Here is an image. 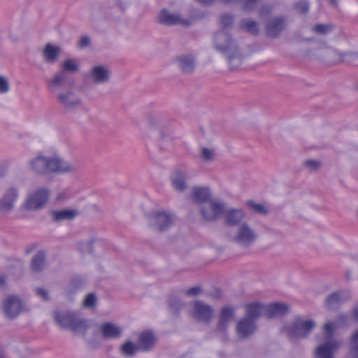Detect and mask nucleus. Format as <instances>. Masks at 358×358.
I'll return each mask as SVG.
<instances>
[{
    "label": "nucleus",
    "instance_id": "obj_50",
    "mask_svg": "<svg viewBox=\"0 0 358 358\" xmlns=\"http://www.w3.org/2000/svg\"><path fill=\"white\" fill-rule=\"evenodd\" d=\"M348 315L345 314H341L338 316V322L341 325L346 326L348 324Z\"/></svg>",
    "mask_w": 358,
    "mask_h": 358
},
{
    "label": "nucleus",
    "instance_id": "obj_11",
    "mask_svg": "<svg viewBox=\"0 0 358 358\" xmlns=\"http://www.w3.org/2000/svg\"><path fill=\"white\" fill-rule=\"evenodd\" d=\"M257 238V234L246 223L241 224L238 229L237 234L234 237L235 242L248 247Z\"/></svg>",
    "mask_w": 358,
    "mask_h": 358
},
{
    "label": "nucleus",
    "instance_id": "obj_21",
    "mask_svg": "<svg viewBox=\"0 0 358 358\" xmlns=\"http://www.w3.org/2000/svg\"><path fill=\"white\" fill-rule=\"evenodd\" d=\"M235 309L233 307L224 306L221 309L217 329L224 333L227 331L229 322L234 317Z\"/></svg>",
    "mask_w": 358,
    "mask_h": 358
},
{
    "label": "nucleus",
    "instance_id": "obj_58",
    "mask_svg": "<svg viewBox=\"0 0 358 358\" xmlns=\"http://www.w3.org/2000/svg\"><path fill=\"white\" fill-rule=\"evenodd\" d=\"M349 276H350V274L348 273L347 275H346L347 279H349Z\"/></svg>",
    "mask_w": 358,
    "mask_h": 358
},
{
    "label": "nucleus",
    "instance_id": "obj_44",
    "mask_svg": "<svg viewBox=\"0 0 358 358\" xmlns=\"http://www.w3.org/2000/svg\"><path fill=\"white\" fill-rule=\"evenodd\" d=\"M201 292H202L201 287L199 286H196V287H191L189 289H187L186 291L185 294H186V295H187L189 296H196L199 294H201Z\"/></svg>",
    "mask_w": 358,
    "mask_h": 358
},
{
    "label": "nucleus",
    "instance_id": "obj_37",
    "mask_svg": "<svg viewBox=\"0 0 358 358\" xmlns=\"http://www.w3.org/2000/svg\"><path fill=\"white\" fill-rule=\"evenodd\" d=\"M334 29L331 24H317L312 28V31L322 35H326Z\"/></svg>",
    "mask_w": 358,
    "mask_h": 358
},
{
    "label": "nucleus",
    "instance_id": "obj_49",
    "mask_svg": "<svg viewBox=\"0 0 358 358\" xmlns=\"http://www.w3.org/2000/svg\"><path fill=\"white\" fill-rule=\"evenodd\" d=\"M36 294L43 301H48L50 299L47 290L41 287L36 289Z\"/></svg>",
    "mask_w": 358,
    "mask_h": 358
},
{
    "label": "nucleus",
    "instance_id": "obj_38",
    "mask_svg": "<svg viewBox=\"0 0 358 358\" xmlns=\"http://www.w3.org/2000/svg\"><path fill=\"white\" fill-rule=\"evenodd\" d=\"M9 272L15 277H20L23 273V265L20 260H15L9 267Z\"/></svg>",
    "mask_w": 358,
    "mask_h": 358
},
{
    "label": "nucleus",
    "instance_id": "obj_19",
    "mask_svg": "<svg viewBox=\"0 0 358 358\" xmlns=\"http://www.w3.org/2000/svg\"><path fill=\"white\" fill-rule=\"evenodd\" d=\"M17 198V191L15 188L8 189L0 199V211L8 212L13 208V203Z\"/></svg>",
    "mask_w": 358,
    "mask_h": 358
},
{
    "label": "nucleus",
    "instance_id": "obj_14",
    "mask_svg": "<svg viewBox=\"0 0 358 358\" xmlns=\"http://www.w3.org/2000/svg\"><path fill=\"white\" fill-rule=\"evenodd\" d=\"M22 310V303L16 296H12L5 300L3 313L10 319H14L19 315Z\"/></svg>",
    "mask_w": 358,
    "mask_h": 358
},
{
    "label": "nucleus",
    "instance_id": "obj_6",
    "mask_svg": "<svg viewBox=\"0 0 358 358\" xmlns=\"http://www.w3.org/2000/svg\"><path fill=\"white\" fill-rule=\"evenodd\" d=\"M315 326L313 320H303L300 316L285 327L287 334L290 338H306Z\"/></svg>",
    "mask_w": 358,
    "mask_h": 358
},
{
    "label": "nucleus",
    "instance_id": "obj_22",
    "mask_svg": "<svg viewBox=\"0 0 358 358\" xmlns=\"http://www.w3.org/2000/svg\"><path fill=\"white\" fill-rule=\"evenodd\" d=\"M245 318H248L250 320L255 321L261 316L264 315L265 310V305L260 302H253L250 303H248L245 306Z\"/></svg>",
    "mask_w": 358,
    "mask_h": 358
},
{
    "label": "nucleus",
    "instance_id": "obj_35",
    "mask_svg": "<svg viewBox=\"0 0 358 358\" xmlns=\"http://www.w3.org/2000/svg\"><path fill=\"white\" fill-rule=\"evenodd\" d=\"M168 305L169 311L174 315H178L180 310L185 306L182 300L175 296L169 297Z\"/></svg>",
    "mask_w": 358,
    "mask_h": 358
},
{
    "label": "nucleus",
    "instance_id": "obj_30",
    "mask_svg": "<svg viewBox=\"0 0 358 358\" xmlns=\"http://www.w3.org/2000/svg\"><path fill=\"white\" fill-rule=\"evenodd\" d=\"M173 188L178 192H183L186 189L185 173L182 171H176L171 177Z\"/></svg>",
    "mask_w": 358,
    "mask_h": 358
},
{
    "label": "nucleus",
    "instance_id": "obj_20",
    "mask_svg": "<svg viewBox=\"0 0 358 358\" xmlns=\"http://www.w3.org/2000/svg\"><path fill=\"white\" fill-rule=\"evenodd\" d=\"M57 100L66 109H74L81 104L80 99L71 90L59 94Z\"/></svg>",
    "mask_w": 358,
    "mask_h": 358
},
{
    "label": "nucleus",
    "instance_id": "obj_39",
    "mask_svg": "<svg viewBox=\"0 0 358 358\" xmlns=\"http://www.w3.org/2000/svg\"><path fill=\"white\" fill-rule=\"evenodd\" d=\"M310 3L308 0H299L294 4V8L301 15H306L309 11Z\"/></svg>",
    "mask_w": 358,
    "mask_h": 358
},
{
    "label": "nucleus",
    "instance_id": "obj_8",
    "mask_svg": "<svg viewBox=\"0 0 358 358\" xmlns=\"http://www.w3.org/2000/svg\"><path fill=\"white\" fill-rule=\"evenodd\" d=\"M150 224L158 231L169 229L173 222L172 214L162 210H154L150 214Z\"/></svg>",
    "mask_w": 358,
    "mask_h": 358
},
{
    "label": "nucleus",
    "instance_id": "obj_45",
    "mask_svg": "<svg viewBox=\"0 0 358 358\" xmlns=\"http://www.w3.org/2000/svg\"><path fill=\"white\" fill-rule=\"evenodd\" d=\"M9 90L8 80L3 76H0V93H6Z\"/></svg>",
    "mask_w": 358,
    "mask_h": 358
},
{
    "label": "nucleus",
    "instance_id": "obj_18",
    "mask_svg": "<svg viewBox=\"0 0 358 358\" xmlns=\"http://www.w3.org/2000/svg\"><path fill=\"white\" fill-rule=\"evenodd\" d=\"M99 330L101 336L106 340L117 339L122 335L120 327L109 322L103 323Z\"/></svg>",
    "mask_w": 358,
    "mask_h": 358
},
{
    "label": "nucleus",
    "instance_id": "obj_33",
    "mask_svg": "<svg viewBox=\"0 0 358 358\" xmlns=\"http://www.w3.org/2000/svg\"><path fill=\"white\" fill-rule=\"evenodd\" d=\"M138 350H140L138 345L129 340L125 341L120 348V353L126 357H132L135 356Z\"/></svg>",
    "mask_w": 358,
    "mask_h": 358
},
{
    "label": "nucleus",
    "instance_id": "obj_48",
    "mask_svg": "<svg viewBox=\"0 0 358 358\" xmlns=\"http://www.w3.org/2000/svg\"><path fill=\"white\" fill-rule=\"evenodd\" d=\"M90 44V38L87 36H83L80 37L78 43L80 48L83 49L87 47Z\"/></svg>",
    "mask_w": 358,
    "mask_h": 358
},
{
    "label": "nucleus",
    "instance_id": "obj_31",
    "mask_svg": "<svg viewBox=\"0 0 358 358\" xmlns=\"http://www.w3.org/2000/svg\"><path fill=\"white\" fill-rule=\"evenodd\" d=\"M59 54V48L50 43H48L43 50L45 60L48 63H54L57 60Z\"/></svg>",
    "mask_w": 358,
    "mask_h": 358
},
{
    "label": "nucleus",
    "instance_id": "obj_13",
    "mask_svg": "<svg viewBox=\"0 0 358 358\" xmlns=\"http://www.w3.org/2000/svg\"><path fill=\"white\" fill-rule=\"evenodd\" d=\"M257 327L255 321L243 317L238 321L236 333L241 340L249 338L256 331Z\"/></svg>",
    "mask_w": 358,
    "mask_h": 358
},
{
    "label": "nucleus",
    "instance_id": "obj_28",
    "mask_svg": "<svg viewBox=\"0 0 358 358\" xmlns=\"http://www.w3.org/2000/svg\"><path fill=\"white\" fill-rule=\"evenodd\" d=\"M50 213L52 216V220L55 222L72 220L78 215L77 210L66 208L59 210H52Z\"/></svg>",
    "mask_w": 358,
    "mask_h": 358
},
{
    "label": "nucleus",
    "instance_id": "obj_17",
    "mask_svg": "<svg viewBox=\"0 0 358 358\" xmlns=\"http://www.w3.org/2000/svg\"><path fill=\"white\" fill-rule=\"evenodd\" d=\"M350 299L348 293L343 291L335 292L329 294L325 301V304L328 310H334Z\"/></svg>",
    "mask_w": 358,
    "mask_h": 358
},
{
    "label": "nucleus",
    "instance_id": "obj_40",
    "mask_svg": "<svg viewBox=\"0 0 358 358\" xmlns=\"http://www.w3.org/2000/svg\"><path fill=\"white\" fill-rule=\"evenodd\" d=\"M248 205L255 212L259 214L266 215L268 213L267 209L262 204L256 203L252 201H248Z\"/></svg>",
    "mask_w": 358,
    "mask_h": 358
},
{
    "label": "nucleus",
    "instance_id": "obj_47",
    "mask_svg": "<svg viewBox=\"0 0 358 358\" xmlns=\"http://www.w3.org/2000/svg\"><path fill=\"white\" fill-rule=\"evenodd\" d=\"M305 165L310 170H315L319 168L320 163L315 160L308 159L305 162Z\"/></svg>",
    "mask_w": 358,
    "mask_h": 358
},
{
    "label": "nucleus",
    "instance_id": "obj_16",
    "mask_svg": "<svg viewBox=\"0 0 358 358\" xmlns=\"http://www.w3.org/2000/svg\"><path fill=\"white\" fill-rule=\"evenodd\" d=\"M264 314L268 319L282 317L288 313L289 306L287 304L280 302L271 303L265 305Z\"/></svg>",
    "mask_w": 358,
    "mask_h": 358
},
{
    "label": "nucleus",
    "instance_id": "obj_60",
    "mask_svg": "<svg viewBox=\"0 0 358 358\" xmlns=\"http://www.w3.org/2000/svg\"><path fill=\"white\" fill-rule=\"evenodd\" d=\"M331 1V3H335V0H330Z\"/></svg>",
    "mask_w": 358,
    "mask_h": 358
},
{
    "label": "nucleus",
    "instance_id": "obj_15",
    "mask_svg": "<svg viewBox=\"0 0 358 358\" xmlns=\"http://www.w3.org/2000/svg\"><path fill=\"white\" fill-rule=\"evenodd\" d=\"M157 21L159 24L166 26L174 24L189 25V22L187 20L182 19L179 15L171 13L165 8L160 11Z\"/></svg>",
    "mask_w": 358,
    "mask_h": 358
},
{
    "label": "nucleus",
    "instance_id": "obj_26",
    "mask_svg": "<svg viewBox=\"0 0 358 358\" xmlns=\"http://www.w3.org/2000/svg\"><path fill=\"white\" fill-rule=\"evenodd\" d=\"M245 215L243 210L233 208L228 210L224 215V221L229 227L237 226L244 220Z\"/></svg>",
    "mask_w": 358,
    "mask_h": 358
},
{
    "label": "nucleus",
    "instance_id": "obj_9",
    "mask_svg": "<svg viewBox=\"0 0 358 358\" xmlns=\"http://www.w3.org/2000/svg\"><path fill=\"white\" fill-rule=\"evenodd\" d=\"M48 197V189L41 188L27 197L24 203V208L30 210H40L45 205Z\"/></svg>",
    "mask_w": 358,
    "mask_h": 358
},
{
    "label": "nucleus",
    "instance_id": "obj_7",
    "mask_svg": "<svg viewBox=\"0 0 358 358\" xmlns=\"http://www.w3.org/2000/svg\"><path fill=\"white\" fill-rule=\"evenodd\" d=\"M287 25V18L285 15L271 17L265 22V34L269 38H277Z\"/></svg>",
    "mask_w": 358,
    "mask_h": 358
},
{
    "label": "nucleus",
    "instance_id": "obj_3",
    "mask_svg": "<svg viewBox=\"0 0 358 358\" xmlns=\"http://www.w3.org/2000/svg\"><path fill=\"white\" fill-rule=\"evenodd\" d=\"M54 319L60 327L70 329L76 334L80 331L83 336H85L88 326L74 313L68 311H55Z\"/></svg>",
    "mask_w": 358,
    "mask_h": 358
},
{
    "label": "nucleus",
    "instance_id": "obj_42",
    "mask_svg": "<svg viewBox=\"0 0 358 358\" xmlns=\"http://www.w3.org/2000/svg\"><path fill=\"white\" fill-rule=\"evenodd\" d=\"M213 151L207 148L202 149L201 156L204 161H210L213 159Z\"/></svg>",
    "mask_w": 358,
    "mask_h": 358
},
{
    "label": "nucleus",
    "instance_id": "obj_56",
    "mask_svg": "<svg viewBox=\"0 0 358 358\" xmlns=\"http://www.w3.org/2000/svg\"><path fill=\"white\" fill-rule=\"evenodd\" d=\"M206 210H208V213H211L212 211L210 210V207L209 208H206Z\"/></svg>",
    "mask_w": 358,
    "mask_h": 358
},
{
    "label": "nucleus",
    "instance_id": "obj_59",
    "mask_svg": "<svg viewBox=\"0 0 358 358\" xmlns=\"http://www.w3.org/2000/svg\"><path fill=\"white\" fill-rule=\"evenodd\" d=\"M0 358H4V357L2 354H0Z\"/></svg>",
    "mask_w": 358,
    "mask_h": 358
},
{
    "label": "nucleus",
    "instance_id": "obj_53",
    "mask_svg": "<svg viewBox=\"0 0 358 358\" xmlns=\"http://www.w3.org/2000/svg\"><path fill=\"white\" fill-rule=\"evenodd\" d=\"M95 242L94 240H91L89 243H88V249H89V252L90 254L92 255H94V252L92 249V244Z\"/></svg>",
    "mask_w": 358,
    "mask_h": 358
},
{
    "label": "nucleus",
    "instance_id": "obj_54",
    "mask_svg": "<svg viewBox=\"0 0 358 358\" xmlns=\"http://www.w3.org/2000/svg\"><path fill=\"white\" fill-rule=\"evenodd\" d=\"M6 285V277L3 275H0V287Z\"/></svg>",
    "mask_w": 358,
    "mask_h": 358
},
{
    "label": "nucleus",
    "instance_id": "obj_10",
    "mask_svg": "<svg viewBox=\"0 0 358 358\" xmlns=\"http://www.w3.org/2000/svg\"><path fill=\"white\" fill-rule=\"evenodd\" d=\"M213 308L201 301H196L194 303L192 316L199 322H209L213 317Z\"/></svg>",
    "mask_w": 358,
    "mask_h": 358
},
{
    "label": "nucleus",
    "instance_id": "obj_55",
    "mask_svg": "<svg viewBox=\"0 0 358 358\" xmlns=\"http://www.w3.org/2000/svg\"><path fill=\"white\" fill-rule=\"evenodd\" d=\"M221 2L228 4L231 3H237L239 2L241 0H220Z\"/></svg>",
    "mask_w": 358,
    "mask_h": 358
},
{
    "label": "nucleus",
    "instance_id": "obj_27",
    "mask_svg": "<svg viewBox=\"0 0 358 358\" xmlns=\"http://www.w3.org/2000/svg\"><path fill=\"white\" fill-rule=\"evenodd\" d=\"M192 200L194 202L203 204L209 203L210 199V191L208 187H195L193 188Z\"/></svg>",
    "mask_w": 358,
    "mask_h": 358
},
{
    "label": "nucleus",
    "instance_id": "obj_51",
    "mask_svg": "<svg viewBox=\"0 0 358 358\" xmlns=\"http://www.w3.org/2000/svg\"><path fill=\"white\" fill-rule=\"evenodd\" d=\"M352 313L354 320L358 322V303L354 306Z\"/></svg>",
    "mask_w": 358,
    "mask_h": 358
},
{
    "label": "nucleus",
    "instance_id": "obj_5",
    "mask_svg": "<svg viewBox=\"0 0 358 358\" xmlns=\"http://www.w3.org/2000/svg\"><path fill=\"white\" fill-rule=\"evenodd\" d=\"M334 324L328 322L324 326V331L327 341L318 346L315 352V358H334V350L338 348V343L333 340Z\"/></svg>",
    "mask_w": 358,
    "mask_h": 358
},
{
    "label": "nucleus",
    "instance_id": "obj_12",
    "mask_svg": "<svg viewBox=\"0 0 358 358\" xmlns=\"http://www.w3.org/2000/svg\"><path fill=\"white\" fill-rule=\"evenodd\" d=\"M210 206L211 213H208L206 206H202L200 209V213L202 218L205 221L212 222L217 219V217L222 215L224 213V205L222 203L216 201L213 199L209 201L208 203Z\"/></svg>",
    "mask_w": 358,
    "mask_h": 358
},
{
    "label": "nucleus",
    "instance_id": "obj_46",
    "mask_svg": "<svg viewBox=\"0 0 358 358\" xmlns=\"http://www.w3.org/2000/svg\"><path fill=\"white\" fill-rule=\"evenodd\" d=\"M272 11V7L269 5H263L259 10V15L261 17L269 15Z\"/></svg>",
    "mask_w": 358,
    "mask_h": 358
},
{
    "label": "nucleus",
    "instance_id": "obj_1",
    "mask_svg": "<svg viewBox=\"0 0 358 358\" xmlns=\"http://www.w3.org/2000/svg\"><path fill=\"white\" fill-rule=\"evenodd\" d=\"M234 21L233 15L224 13L220 17L221 29L215 35V48L222 54L229 52L227 57L231 69H236L241 63V52L235 40L228 32Z\"/></svg>",
    "mask_w": 358,
    "mask_h": 358
},
{
    "label": "nucleus",
    "instance_id": "obj_61",
    "mask_svg": "<svg viewBox=\"0 0 358 358\" xmlns=\"http://www.w3.org/2000/svg\"><path fill=\"white\" fill-rule=\"evenodd\" d=\"M181 358H184V357H181Z\"/></svg>",
    "mask_w": 358,
    "mask_h": 358
},
{
    "label": "nucleus",
    "instance_id": "obj_25",
    "mask_svg": "<svg viewBox=\"0 0 358 358\" xmlns=\"http://www.w3.org/2000/svg\"><path fill=\"white\" fill-rule=\"evenodd\" d=\"M85 285L86 281L83 278L78 275L73 276L65 288V296L71 299L78 290L83 289Z\"/></svg>",
    "mask_w": 358,
    "mask_h": 358
},
{
    "label": "nucleus",
    "instance_id": "obj_57",
    "mask_svg": "<svg viewBox=\"0 0 358 358\" xmlns=\"http://www.w3.org/2000/svg\"><path fill=\"white\" fill-rule=\"evenodd\" d=\"M31 252V250H27L26 253L28 254Z\"/></svg>",
    "mask_w": 358,
    "mask_h": 358
},
{
    "label": "nucleus",
    "instance_id": "obj_4",
    "mask_svg": "<svg viewBox=\"0 0 358 358\" xmlns=\"http://www.w3.org/2000/svg\"><path fill=\"white\" fill-rule=\"evenodd\" d=\"M78 70L79 66L73 59H67L64 60L60 71L48 81L50 90L55 92L57 89L63 87L67 82V74L78 72Z\"/></svg>",
    "mask_w": 358,
    "mask_h": 358
},
{
    "label": "nucleus",
    "instance_id": "obj_34",
    "mask_svg": "<svg viewBox=\"0 0 358 358\" xmlns=\"http://www.w3.org/2000/svg\"><path fill=\"white\" fill-rule=\"evenodd\" d=\"M241 27L246 32H248L252 35H257L259 34L258 23L252 20L243 19L240 23Z\"/></svg>",
    "mask_w": 358,
    "mask_h": 358
},
{
    "label": "nucleus",
    "instance_id": "obj_43",
    "mask_svg": "<svg viewBox=\"0 0 358 358\" xmlns=\"http://www.w3.org/2000/svg\"><path fill=\"white\" fill-rule=\"evenodd\" d=\"M257 1L258 0H245L243 3V9L246 11L253 10Z\"/></svg>",
    "mask_w": 358,
    "mask_h": 358
},
{
    "label": "nucleus",
    "instance_id": "obj_23",
    "mask_svg": "<svg viewBox=\"0 0 358 358\" xmlns=\"http://www.w3.org/2000/svg\"><path fill=\"white\" fill-rule=\"evenodd\" d=\"M90 76L94 83L102 84L107 83L110 79L109 70L102 65L94 66L90 71Z\"/></svg>",
    "mask_w": 358,
    "mask_h": 358
},
{
    "label": "nucleus",
    "instance_id": "obj_52",
    "mask_svg": "<svg viewBox=\"0 0 358 358\" xmlns=\"http://www.w3.org/2000/svg\"><path fill=\"white\" fill-rule=\"evenodd\" d=\"M198 3L203 5H208L212 3L215 0H195Z\"/></svg>",
    "mask_w": 358,
    "mask_h": 358
},
{
    "label": "nucleus",
    "instance_id": "obj_41",
    "mask_svg": "<svg viewBox=\"0 0 358 358\" xmlns=\"http://www.w3.org/2000/svg\"><path fill=\"white\" fill-rule=\"evenodd\" d=\"M96 302V295L94 293H90L86 296V297L83 301V306L87 308H92L95 307Z\"/></svg>",
    "mask_w": 358,
    "mask_h": 358
},
{
    "label": "nucleus",
    "instance_id": "obj_29",
    "mask_svg": "<svg viewBox=\"0 0 358 358\" xmlns=\"http://www.w3.org/2000/svg\"><path fill=\"white\" fill-rule=\"evenodd\" d=\"M46 254L43 250H39L32 257L30 268L33 272H41L45 266Z\"/></svg>",
    "mask_w": 358,
    "mask_h": 358
},
{
    "label": "nucleus",
    "instance_id": "obj_24",
    "mask_svg": "<svg viewBox=\"0 0 358 358\" xmlns=\"http://www.w3.org/2000/svg\"><path fill=\"white\" fill-rule=\"evenodd\" d=\"M155 343V336L150 330L143 331L138 337V347L142 351H150Z\"/></svg>",
    "mask_w": 358,
    "mask_h": 358
},
{
    "label": "nucleus",
    "instance_id": "obj_36",
    "mask_svg": "<svg viewBox=\"0 0 358 358\" xmlns=\"http://www.w3.org/2000/svg\"><path fill=\"white\" fill-rule=\"evenodd\" d=\"M350 354L353 358H358V329L350 336Z\"/></svg>",
    "mask_w": 358,
    "mask_h": 358
},
{
    "label": "nucleus",
    "instance_id": "obj_2",
    "mask_svg": "<svg viewBox=\"0 0 358 358\" xmlns=\"http://www.w3.org/2000/svg\"><path fill=\"white\" fill-rule=\"evenodd\" d=\"M31 169L41 174L64 173L74 171V168L59 157L38 156L30 162Z\"/></svg>",
    "mask_w": 358,
    "mask_h": 358
},
{
    "label": "nucleus",
    "instance_id": "obj_32",
    "mask_svg": "<svg viewBox=\"0 0 358 358\" xmlns=\"http://www.w3.org/2000/svg\"><path fill=\"white\" fill-rule=\"evenodd\" d=\"M181 70L186 73H192L194 69V59L190 55L179 57L178 58Z\"/></svg>",
    "mask_w": 358,
    "mask_h": 358
}]
</instances>
